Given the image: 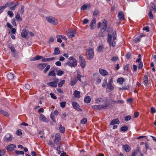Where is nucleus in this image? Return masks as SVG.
Returning a JSON list of instances; mask_svg holds the SVG:
<instances>
[{
  "instance_id": "obj_1",
  "label": "nucleus",
  "mask_w": 156,
  "mask_h": 156,
  "mask_svg": "<svg viewBox=\"0 0 156 156\" xmlns=\"http://www.w3.org/2000/svg\"><path fill=\"white\" fill-rule=\"evenodd\" d=\"M116 32H113L112 33L113 35V41L112 42V36L109 34L108 35L107 41L109 44L110 45H112L114 47L115 45L116 37L115 36Z\"/></svg>"
},
{
  "instance_id": "obj_2",
  "label": "nucleus",
  "mask_w": 156,
  "mask_h": 156,
  "mask_svg": "<svg viewBox=\"0 0 156 156\" xmlns=\"http://www.w3.org/2000/svg\"><path fill=\"white\" fill-rule=\"evenodd\" d=\"M94 55V50L91 48H89L86 50V56L88 59L90 60L93 58Z\"/></svg>"
},
{
  "instance_id": "obj_3",
  "label": "nucleus",
  "mask_w": 156,
  "mask_h": 156,
  "mask_svg": "<svg viewBox=\"0 0 156 156\" xmlns=\"http://www.w3.org/2000/svg\"><path fill=\"white\" fill-rule=\"evenodd\" d=\"M46 20L49 23L53 25H56L58 23V20L52 16H49L46 17Z\"/></svg>"
},
{
  "instance_id": "obj_4",
  "label": "nucleus",
  "mask_w": 156,
  "mask_h": 156,
  "mask_svg": "<svg viewBox=\"0 0 156 156\" xmlns=\"http://www.w3.org/2000/svg\"><path fill=\"white\" fill-rule=\"evenodd\" d=\"M108 106L109 105L106 103L105 105H94L92 107V108L93 109L95 110H100L101 109H106Z\"/></svg>"
},
{
  "instance_id": "obj_5",
  "label": "nucleus",
  "mask_w": 156,
  "mask_h": 156,
  "mask_svg": "<svg viewBox=\"0 0 156 156\" xmlns=\"http://www.w3.org/2000/svg\"><path fill=\"white\" fill-rule=\"evenodd\" d=\"M80 60V64L82 68H83L85 67L86 65V62L85 59H84L83 56L80 55L79 57Z\"/></svg>"
},
{
  "instance_id": "obj_6",
  "label": "nucleus",
  "mask_w": 156,
  "mask_h": 156,
  "mask_svg": "<svg viewBox=\"0 0 156 156\" xmlns=\"http://www.w3.org/2000/svg\"><path fill=\"white\" fill-rule=\"evenodd\" d=\"M61 137L58 134H56L55 137V139L54 140V143L60 146L61 145Z\"/></svg>"
},
{
  "instance_id": "obj_7",
  "label": "nucleus",
  "mask_w": 156,
  "mask_h": 156,
  "mask_svg": "<svg viewBox=\"0 0 156 156\" xmlns=\"http://www.w3.org/2000/svg\"><path fill=\"white\" fill-rule=\"evenodd\" d=\"M66 33L69 38H72L74 37L76 34V31L75 30H70L67 31Z\"/></svg>"
},
{
  "instance_id": "obj_8",
  "label": "nucleus",
  "mask_w": 156,
  "mask_h": 156,
  "mask_svg": "<svg viewBox=\"0 0 156 156\" xmlns=\"http://www.w3.org/2000/svg\"><path fill=\"white\" fill-rule=\"evenodd\" d=\"M77 62L76 60H74L72 62L69 61L67 62L66 64L69 66L70 67H75L77 66Z\"/></svg>"
},
{
  "instance_id": "obj_9",
  "label": "nucleus",
  "mask_w": 156,
  "mask_h": 156,
  "mask_svg": "<svg viewBox=\"0 0 156 156\" xmlns=\"http://www.w3.org/2000/svg\"><path fill=\"white\" fill-rule=\"evenodd\" d=\"M16 147V146L14 144H11L5 147V149L7 150L8 151H12L14 150Z\"/></svg>"
},
{
  "instance_id": "obj_10",
  "label": "nucleus",
  "mask_w": 156,
  "mask_h": 156,
  "mask_svg": "<svg viewBox=\"0 0 156 156\" xmlns=\"http://www.w3.org/2000/svg\"><path fill=\"white\" fill-rule=\"evenodd\" d=\"M28 34V31L26 28H24L22 30L21 36L23 38L26 37Z\"/></svg>"
},
{
  "instance_id": "obj_11",
  "label": "nucleus",
  "mask_w": 156,
  "mask_h": 156,
  "mask_svg": "<svg viewBox=\"0 0 156 156\" xmlns=\"http://www.w3.org/2000/svg\"><path fill=\"white\" fill-rule=\"evenodd\" d=\"M72 105L73 107H74V108H75L76 110L80 111H82V109H80L79 108V105L76 102H73L72 103Z\"/></svg>"
},
{
  "instance_id": "obj_12",
  "label": "nucleus",
  "mask_w": 156,
  "mask_h": 156,
  "mask_svg": "<svg viewBox=\"0 0 156 156\" xmlns=\"http://www.w3.org/2000/svg\"><path fill=\"white\" fill-rule=\"evenodd\" d=\"M114 89V87L111 83H108L107 85L106 91L108 92H110Z\"/></svg>"
},
{
  "instance_id": "obj_13",
  "label": "nucleus",
  "mask_w": 156,
  "mask_h": 156,
  "mask_svg": "<svg viewBox=\"0 0 156 156\" xmlns=\"http://www.w3.org/2000/svg\"><path fill=\"white\" fill-rule=\"evenodd\" d=\"M96 19L93 18L90 22V27L91 29H94L95 27Z\"/></svg>"
},
{
  "instance_id": "obj_14",
  "label": "nucleus",
  "mask_w": 156,
  "mask_h": 156,
  "mask_svg": "<svg viewBox=\"0 0 156 156\" xmlns=\"http://www.w3.org/2000/svg\"><path fill=\"white\" fill-rule=\"evenodd\" d=\"M5 139L8 142L11 141L12 140V135L9 133L6 134L5 135Z\"/></svg>"
},
{
  "instance_id": "obj_15",
  "label": "nucleus",
  "mask_w": 156,
  "mask_h": 156,
  "mask_svg": "<svg viewBox=\"0 0 156 156\" xmlns=\"http://www.w3.org/2000/svg\"><path fill=\"white\" fill-rule=\"evenodd\" d=\"M118 17L120 20H123L125 19L124 13L122 11H120L118 14Z\"/></svg>"
},
{
  "instance_id": "obj_16",
  "label": "nucleus",
  "mask_w": 156,
  "mask_h": 156,
  "mask_svg": "<svg viewBox=\"0 0 156 156\" xmlns=\"http://www.w3.org/2000/svg\"><path fill=\"white\" fill-rule=\"evenodd\" d=\"M107 25L106 23L103 22L102 24L101 28V32H104L106 29Z\"/></svg>"
},
{
  "instance_id": "obj_17",
  "label": "nucleus",
  "mask_w": 156,
  "mask_h": 156,
  "mask_svg": "<svg viewBox=\"0 0 156 156\" xmlns=\"http://www.w3.org/2000/svg\"><path fill=\"white\" fill-rule=\"evenodd\" d=\"M100 74L103 76H105L108 74V72L104 69H99Z\"/></svg>"
},
{
  "instance_id": "obj_18",
  "label": "nucleus",
  "mask_w": 156,
  "mask_h": 156,
  "mask_svg": "<svg viewBox=\"0 0 156 156\" xmlns=\"http://www.w3.org/2000/svg\"><path fill=\"white\" fill-rule=\"evenodd\" d=\"M55 59V58L53 57L50 58H42V61L43 62H50L51 61L54 60Z\"/></svg>"
},
{
  "instance_id": "obj_19",
  "label": "nucleus",
  "mask_w": 156,
  "mask_h": 156,
  "mask_svg": "<svg viewBox=\"0 0 156 156\" xmlns=\"http://www.w3.org/2000/svg\"><path fill=\"white\" fill-rule=\"evenodd\" d=\"M120 123L118 119H115L112 120L111 123L110 125H113L115 124H119Z\"/></svg>"
},
{
  "instance_id": "obj_20",
  "label": "nucleus",
  "mask_w": 156,
  "mask_h": 156,
  "mask_svg": "<svg viewBox=\"0 0 156 156\" xmlns=\"http://www.w3.org/2000/svg\"><path fill=\"white\" fill-rule=\"evenodd\" d=\"M73 94L76 98H79L80 97V92L76 90L74 91Z\"/></svg>"
},
{
  "instance_id": "obj_21",
  "label": "nucleus",
  "mask_w": 156,
  "mask_h": 156,
  "mask_svg": "<svg viewBox=\"0 0 156 156\" xmlns=\"http://www.w3.org/2000/svg\"><path fill=\"white\" fill-rule=\"evenodd\" d=\"M123 148L126 152H129L131 149L130 147L128 145L126 144L123 146Z\"/></svg>"
},
{
  "instance_id": "obj_22",
  "label": "nucleus",
  "mask_w": 156,
  "mask_h": 156,
  "mask_svg": "<svg viewBox=\"0 0 156 156\" xmlns=\"http://www.w3.org/2000/svg\"><path fill=\"white\" fill-rule=\"evenodd\" d=\"M144 83L146 86L148 85V77L147 76L145 75L143 78Z\"/></svg>"
},
{
  "instance_id": "obj_23",
  "label": "nucleus",
  "mask_w": 156,
  "mask_h": 156,
  "mask_svg": "<svg viewBox=\"0 0 156 156\" xmlns=\"http://www.w3.org/2000/svg\"><path fill=\"white\" fill-rule=\"evenodd\" d=\"M39 119L40 120L43 122H46V118L45 116L42 114H40Z\"/></svg>"
},
{
  "instance_id": "obj_24",
  "label": "nucleus",
  "mask_w": 156,
  "mask_h": 156,
  "mask_svg": "<svg viewBox=\"0 0 156 156\" xmlns=\"http://www.w3.org/2000/svg\"><path fill=\"white\" fill-rule=\"evenodd\" d=\"M91 100V99L90 98L89 96L86 97L84 99V102L87 103H89L90 102Z\"/></svg>"
},
{
  "instance_id": "obj_25",
  "label": "nucleus",
  "mask_w": 156,
  "mask_h": 156,
  "mask_svg": "<svg viewBox=\"0 0 156 156\" xmlns=\"http://www.w3.org/2000/svg\"><path fill=\"white\" fill-rule=\"evenodd\" d=\"M14 76L13 74L10 73H9L7 75V78L10 80H12L13 79Z\"/></svg>"
},
{
  "instance_id": "obj_26",
  "label": "nucleus",
  "mask_w": 156,
  "mask_h": 156,
  "mask_svg": "<svg viewBox=\"0 0 156 156\" xmlns=\"http://www.w3.org/2000/svg\"><path fill=\"white\" fill-rule=\"evenodd\" d=\"M60 53V51L58 48L57 47L55 48L54 51V53L53 54L54 55H57Z\"/></svg>"
},
{
  "instance_id": "obj_27",
  "label": "nucleus",
  "mask_w": 156,
  "mask_h": 156,
  "mask_svg": "<svg viewBox=\"0 0 156 156\" xmlns=\"http://www.w3.org/2000/svg\"><path fill=\"white\" fill-rule=\"evenodd\" d=\"M15 18L18 21L21 22L22 20V18L20 17V14L19 13L17 14Z\"/></svg>"
},
{
  "instance_id": "obj_28",
  "label": "nucleus",
  "mask_w": 156,
  "mask_h": 156,
  "mask_svg": "<svg viewBox=\"0 0 156 156\" xmlns=\"http://www.w3.org/2000/svg\"><path fill=\"white\" fill-rule=\"evenodd\" d=\"M9 48L12 53L14 54V55H15L16 54V50L14 48L13 46H9Z\"/></svg>"
},
{
  "instance_id": "obj_29",
  "label": "nucleus",
  "mask_w": 156,
  "mask_h": 156,
  "mask_svg": "<svg viewBox=\"0 0 156 156\" xmlns=\"http://www.w3.org/2000/svg\"><path fill=\"white\" fill-rule=\"evenodd\" d=\"M56 150L58 152V154H59L61 152L63 151V149L60 146L57 147Z\"/></svg>"
},
{
  "instance_id": "obj_30",
  "label": "nucleus",
  "mask_w": 156,
  "mask_h": 156,
  "mask_svg": "<svg viewBox=\"0 0 156 156\" xmlns=\"http://www.w3.org/2000/svg\"><path fill=\"white\" fill-rule=\"evenodd\" d=\"M47 64L46 63H42L39 64L38 66V68H45L46 67Z\"/></svg>"
},
{
  "instance_id": "obj_31",
  "label": "nucleus",
  "mask_w": 156,
  "mask_h": 156,
  "mask_svg": "<svg viewBox=\"0 0 156 156\" xmlns=\"http://www.w3.org/2000/svg\"><path fill=\"white\" fill-rule=\"evenodd\" d=\"M125 80L122 77L119 78L117 80V82L119 83L120 84H122L123 83L124 81Z\"/></svg>"
},
{
  "instance_id": "obj_32",
  "label": "nucleus",
  "mask_w": 156,
  "mask_h": 156,
  "mask_svg": "<svg viewBox=\"0 0 156 156\" xmlns=\"http://www.w3.org/2000/svg\"><path fill=\"white\" fill-rule=\"evenodd\" d=\"M104 48L103 45H99L98 48V51L99 52H102Z\"/></svg>"
},
{
  "instance_id": "obj_33",
  "label": "nucleus",
  "mask_w": 156,
  "mask_h": 156,
  "mask_svg": "<svg viewBox=\"0 0 156 156\" xmlns=\"http://www.w3.org/2000/svg\"><path fill=\"white\" fill-rule=\"evenodd\" d=\"M49 85L50 86L53 87H56L57 86V83L55 81L52 82H50L49 83Z\"/></svg>"
},
{
  "instance_id": "obj_34",
  "label": "nucleus",
  "mask_w": 156,
  "mask_h": 156,
  "mask_svg": "<svg viewBox=\"0 0 156 156\" xmlns=\"http://www.w3.org/2000/svg\"><path fill=\"white\" fill-rule=\"evenodd\" d=\"M128 129V127L126 126H124L120 128L121 131L125 132Z\"/></svg>"
},
{
  "instance_id": "obj_35",
  "label": "nucleus",
  "mask_w": 156,
  "mask_h": 156,
  "mask_svg": "<svg viewBox=\"0 0 156 156\" xmlns=\"http://www.w3.org/2000/svg\"><path fill=\"white\" fill-rule=\"evenodd\" d=\"M76 79H71L70 81V85L71 86H74L76 83Z\"/></svg>"
},
{
  "instance_id": "obj_36",
  "label": "nucleus",
  "mask_w": 156,
  "mask_h": 156,
  "mask_svg": "<svg viewBox=\"0 0 156 156\" xmlns=\"http://www.w3.org/2000/svg\"><path fill=\"white\" fill-rule=\"evenodd\" d=\"M15 153L17 154H24V152L23 151H19L16 150L15 151Z\"/></svg>"
},
{
  "instance_id": "obj_37",
  "label": "nucleus",
  "mask_w": 156,
  "mask_h": 156,
  "mask_svg": "<svg viewBox=\"0 0 156 156\" xmlns=\"http://www.w3.org/2000/svg\"><path fill=\"white\" fill-rule=\"evenodd\" d=\"M59 130L62 133H64L65 132L64 127L62 126L61 124L60 125Z\"/></svg>"
},
{
  "instance_id": "obj_38",
  "label": "nucleus",
  "mask_w": 156,
  "mask_h": 156,
  "mask_svg": "<svg viewBox=\"0 0 156 156\" xmlns=\"http://www.w3.org/2000/svg\"><path fill=\"white\" fill-rule=\"evenodd\" d=\"M65 82V80H63L61 82H59L58 83V87H62L63 84Z\"/></svg>"
},
{
  "instance_id": "obj_39",
  "label": "nucleus",
  "mask_w": 156,
  "mask_h": 156,
  "mask_svg": "<svg viewBox=\"0 0 156 156\" xmlns=\"http://www.w3.org/2000/svg\"><path fill=\"white\" fill-rule=\"evenodd\" d=\"M149 17L151 19H153V16L152 14V10L150 9L149 12L148 13Z\"/></svg>"
},
{
  "instance_id": "obj_40",
  "label": "nucleus",
  "mask_w": 156,
  "mask_h": 156,
  "mask_svg": "<svg viewBox=\"0 0 156 156\" xmlns=\"http://www.w3.org/2000/svg\"><path fill=\"white\" fill-rule=\"evenodd\" d=\"M49 76H55V72L54 70H52L48 74Z\"/></svg>"
},
{
  "instance_id": "obj_41",
  "label": "nucleus",
  "mask_w": 156,
  "mask_h": 156,
  "mask_svg": "<svg viewBox=\"0 0 156 156\" xmlns=\"http://www.w3.org/2000/svg\"><path fill=\"white\" fill-rule=\"evenodd\" d=\"M103 99L102 98H98L95 99V103L96 104H99Z\"/></svg>"
},
{
  "instance_id": "obj_42",
  "label": "nucleus",
  "mask_w": 156,
  "mask_h": 156,
  "mask_svg": "<svg viewBox=\"0 0 156 156\" xmlns=\"http://www.w3.org/2000/svg\"><path fill=\"white\" fill-rule=\"evenodd\" d=\"M99 12L98 10H95L93 12V16H97L99 14Z\"/></svg>"
},
{
  "instance_id": "obj_43",
  "label": "nucleus",
  "mask_w": 156,
  "mask_h": 156,
  "mask_svg": "<svg viewBox=\"0 0 156 156\" xmlns=\"http://www.w3.org/2000/svg\"><path fill=\"white\" fill-rule=\"evenodd\" d=\"M107 81L106 79L104 80L102 84V86L104 87H105L106 85L107 84Z\"/></svg>"
},
{
  "instance_id": "obj_44",
  "label": "nucleus",
  "mask_w": 156,
  "mask_h": 156,
  "mask_svg": "<svg viewBox=\"0 0 156 156\" xmlns=\"http://www.w3.org/2000/svg\"><path fill=\"white\" fill-rule=\"evenodd\" d=\"M138 152H140V150L139 149H137L136 150L133 152L131 156H135V155Z\"/></svg>"
},
{
  "instance_id": "obj_45",
  "label": "nucleus",
  "mask_w": 156,
  "mask_h": 156,
  "mask_svg": "<svg viewBox=\"0 0 156 156\" xmlns=\"http://www.w3.org/2000/svg\"><path fill=\"white\" fill-rule=\"evenodd\" d=\"M16 134L19 136L21 135L22 133L21 132V129H18L16 132Z\"/></svg>"
},
{
  "instance_id": "obj_46",
  "label": "nucleus",
  "mask_w": 156,
  "mask_h": 156,
  "mask_svg": "<svg viewBox=\"0 0 156 156\" xmlns=\"http://www.w3.org/2000/svg\"><path fill=\"white\" fill-rule=\"evenodd\" d=\"M87 122V119L86 118H83L81 120V122L83 124H85Z\"/></svg>"
},
{
  "instance_id": "obj_47",
  "label": "nucleus",
  "mask_w": 156,
  "mask_h": 156,
  "mask_svg": "<svg viewBox=\"0 0 156 156\" xmlns=\"http://www.w3.org/2000/svg\"><path fill=\"white\" fill-rule=\"evenodd\" d=\"M64 72L62 70H58L57 72V75L58 76H61L62 74H63Z\"/></svg>"
},
{
  "instance_id": "obj_48",
  "label": "nucleus",
  "mask_w": 156,
  "mask_h": 156,
  "mask_svg": "<svg viewBox=\"0 0 156 156\" xmlns=\"http://www.w3.org/2000/svg\"><path fill=\"white\" fill-rule=\"evenodd\" d=\"M66 102L64 101L60 103V106L62 108H64L66 106Z\"/></svg>"
},
{
  "instance_id": "obj_49",
  "label": "nucleus",
  "mask_w": 156,
  "mask_h": 156,
  "mask_svg": "<svg viewBox=\"0 0 156 156\" xmlns=\"http://www.w3.org/2000/svg\"><path fill=\"white\" fill-rule=\"evenodd\" d=\"M151 6L153 9L154 12H156V6L155 5L154 3H152L151 4Z\"/></svg>"
},
{
  "instance_id": "obj_50",
  "label": "nucleus",
  "mask_w": 156,
  "mask_h": 156,
  "mask_svg": "<svg viewBox=\"0 0 156 156\" xmlns=\"http://www.w3.org/2000/svg\"><path fill=\"white\" fill-rule=\"evenodd\" d=\"M131 119V117L130 116L128 115L125 117V119L126 121H128L130 120Z\"/></svg>"
},
{
  "instance_id": "obj_51",
  "label": "nucleus",
  "mask_w": 156,
  "mask_h": 156,
  "mask_svg": "<svg viewBox=\"0 0 156 156\" xmlns=\"http://www.w3.org/2000/svg\"><path fill=\"white\" fill-rule=\"evenodd\" d=\"M7 13L11 17H12L13 16V13L12 11H9Z\"/></svg>"
},
{
  "instance_id": "obj_52",
  "label": "nucleus",
  "mask_w": 156,
  "mask_h": 156,
  "mask_svg": "<svg viewBox=\"0 0 156 156\" xmlns=\"http://www.w3.org/2000/svg\"><path fill=\"white\" fill-rule=\"evenodd\" d=\"M87 8V6L86 5H84L81 7V10H84L86 9Z\"/></svg>"
},
{
  "instance_id": "obj_53",
  "label": "nucleus",
  "mask_w": 156,
  "mask_h": 156,
  "mask_svg": "<svg viewBox=\"0 0 156 156\" xmlns=\"http://www.w3.org/2000/svg\"><path fill=\"white\" fill-rule=\"evenodd\" d=\"M25 88L28 90H29L31 88L30 85L28 84H25Z\"/></svg>"
},
{
  "instance_id": "obj_54",
  "label": "nucleus",
  "mask_w": 156,
  "mask_h": 156,
  "mask_svg": "<svg viewBox=\"0 0 156 156\" xmlns=\"http://www.w3.org/2000/svg\"><path fill=\"white\" fill-rule=\"evenodd\" d=\"M50 96H51V97L54 99H57V97L56 96H55V94H53V93H51L50 94Z\"/></svg>"
},
{
  "instance_id": "obj_55",
  "label": "nucleus",
  "mask_w": 156,
  "mask_h": 156,
  "mask_svg": "<svg viewBox=\"0 0 156 156\" xmlns=\"http://www.w3.org/2000/svg\"><path fill=\"white\" fill-rule=\"evenodd\" d=\"M12 23L14 26H16V24L15 22V19L13 18L12 19Z\"/></svg>"
},
{
  "instance_id": "obj_56",
  "label": "nucleus",
  "mask_w": 156,
  "mask_h": 156,
  "mask_svg": "<svg viewBox=\"0 0 156 156\" xmlns=\"http://www.w3.org/2000/svg\"><path fill=\"white\" fill-rule=\"evenodd\" d=\"M143 30H146L147 32H149L150 31L149 28L148 26H147L146 27H144Z\"/></svg>"
},
{
  "instance_id": "obj_57",
  "label": "nucleus",
  "mask_w": 156,
  "mask_h": 156,
  "mask_svg": "<svg viewBox=\"0 0 156 156\" xmlns=\"http://www.w3.org/2000/svg\"><path fill=\"white\" fill-rule=\"evenodd\" d=\"M89 22V20L87 19H84L83 20V23L85 25L87 24Z\"/></svg>"
},
{
  "instance_id": "obj_58",
  "label": "nucleus",
  "mask_w": 156,
  "mask_h": 156,
  "mask_svg": "<svg viewBox=\"0 0 156 156\" xmlns=\"http://www.w3.org/2000/svg\"><path fill=\"white\" fill-rule=\"evenodd\" d=\"M151 113L153 114L156 112V110L154 107H152L151 108Z\"/></svg>"
},
{
  "instance_id": "obj_59",
  "label": "nucleus",
  "mask_w": 156,
  "mask_h": 156,
  "mask_svg": "<svg viewBox=\"0 0 156 156\" xmlns=\"http://www.w3.org/2000/svg\"><path fill=\"white\" fill-rule=\"evenodd\" d=\"M139 113L138 112H135L134 114V117L136 118L138 117L139 115Z\"/></svg>"
},
{
  "instance_id": "obj_60",
  "label": "nucleus",
  "mask_w": 156,
  "mask_h": 156,
  "mask_svg": "<svg viewBox=\"0 0 156 156\" xmlns=\"http://www.w3.org/2000/svg\"><path fill=\"white\" fill-rule=\"evenodd\" d=\"M2 114L6 117H9V114L7 112L5 111H4Z\"/></svg>"
},
{
  "instance_id": "obj_61",
  "label": "nucleus",
  "mask_w": 156,
  "mask_h": 156,
  "mask_svg": "<svg viewBox=\"0 0 156 156\" xmlns=\"http://www.w3.org/2000/svg\"><path fill=\"white\" fill-rule=\"evenodd\" d=\"M44 134V132L43 131H40L39 133V135H40V137L41 138H42L43 137V134Z\"/></svg>"
},
{
  "instance_id": "obj_62",
  "label": "nucleus",
  "mask_w": 156,
  "mask_h": 156,
  "mask_svg": "<svg viewBox=\"0 0 156 156\" xmlns=\"http://www.w3.org/2000/svg\"><path fill=\"white\" fill-rule=\"evenodd\" d=\"M118 59V58L117 57H113L111 59V60L112 61H117Z\"/></svg>"
},
{
  "instance_id": "obj_63",
  "label": "nucleus",
  "mask_w": 156,
  "mask_h": 156,
  "mask_svg": "<svg viewBox=\"0 0 156 156\" xmlns=\"http://www.w3.org/2000/svg\"><path fill=\"white\" fill-rule=\"evenodd\" d=\"M5 7L4 6L0 7V14H1L5 9Z\"/></svg>"
},
{
  "instance_id": "obj_64",
  "label": "nucleus",
  "mask_w": 156,
  "mask_h": 156,
  "mask_svg": "<svg viewBox=\"0 0 156 156\" xmlns=\"http://www.w3.org/2000/svg\"><path fill=\"white\" fill-rule=\"evenodd\" d=\"M36 60L43 58V57L40 55H37L35 57Z\"/></svg>"
}]
</instances>
